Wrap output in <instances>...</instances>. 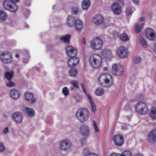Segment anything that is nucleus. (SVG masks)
I'll return each mask as SVG.
<instances>
[{
    "label": "nucleus",
    "mask_w": 156,
    "mask_h": 156,
    "mask_svg": "<svg viewBox=\"0 0 156 156\" xmlns=\"http://www.w3.org/2000/svg\"><path fill=\"white\" fill-rule=\"evenodd\" d=\"M126 14L128 16L131 15L132 14V11L131 7H128L126 8Z\"/></svg>",
    "instance_id": "obj_40"
},
{
    "label": "nucleus",
    "mask_w": 156,
    "mask_h": 156,
    "mask_svg": "<svg viewBox=\"0 0 156 156\" xmlns=\"http://www.w3.org/2000/svg\"><path fill=\"white\" fill-rule=\"evenodd\" d=\"M104 19V18L101 15L97 14L93 18L92 22L96 25H100L103 23Z\"/></svg>",
    "instance_id": "obj_19"
},
{
    "label": "nucleus",
    "mask_w": 156,
    "mask_h": 156,
    "mask_svg": "<svg viewBox=\"0 0 156 156\" xmlns=\"http://www.w3.org/2000/svg\"><path fill=\"white\" fill-rule=\"evenodd\" d=\"M19 54H16L15 55V57H16V58H18L19 57Z\"/></svg>",
    "instance_id": "obj_61"
},
{
    "label": "nucleus",
    "mask_w": 156,
    "mask_h": 156,
    "mask_svg": "<svg viewBox=\"0 0 156 156\" xmlns=\"http://www.w3.org/2000/svg\"><path fill=\"white\" fill-rule=\"evenodd\" d=\"M111 9L115 14L119 15L121 13V7L120 5L116 2H115L112 4L111 6Z\"/></svg>",
    "instance_id": "obj_13"
},
{
    "label": "nucleus",
    "mask_w": 156,
    "mask_h": 156,
    "mask_svg": "<svg viewBox=\"0 0 156 156\" xmlns=\"http://www.w3.org/2000/svg\"><path fill=\"white\" fill-rule=\"evenodd\" d=\"M13 119L17 123H20L23 121V115L20 112H15L13 114Z\"/></svg>",
    "instance_id": "obj_17"
},
{
    "label": "nucleus",
    "mask_w": 156,
    "mask_h": 156,
    "mask_svg": "<svg viewBox=\"0 0 156 156\" xmlns=\"http://www.w3.org/2000/svg\"><path fill=\"white\" fill-rule=\"evenodd\" d=\"M144 20V17H143L140 18V20L141 21H143Z\"/></svg>",
    "instance_id": "obj_59"
},
{
    "label": "nucleus",
    "mask_w": 156,
    "mask_h": 156,
    "mask_svg": "<svg viewBox=\"0 0 156 156\" xmlns=\"http://www.w3.org/2000/svg\"><path fill=\"white\" fill-rule=\"evenodd\" d=\"M25 3L27 6H29L30 5V0H26Z\"/></svg>",
    "instance_id": "obj_52"
},
{
    "label": "nucleus",
    "mask_w": 156,
    "mask_h": 156,
    "mask_svg": "<svg viewBox=\"0 0 156 156\" xmlns=\"http://www.w3.org/2000/svg\"><path fill=\"white\" fill-rule=\"evenodd\" d=\"M25 97L27 100H30L33 98V95L30 93H27L25 94Z\"/></svg>",
    "instance_id": "obj_38"
},
{
    "label": "nucleus",
    "mask_w": 156,
    "mask_h": 156,
    "mask_svg": "<svg viewBox=\"0 0 156 156\" xmlns=\"http://www.w3.org/2000/svg\"><path fill=\"white\" fill-rule=\"evenodd\" d=\"M105 90L103 88L99 87L97 88L94 91L95 95L97 96H101L104 93Z\"/></svg>",
    "instance_id": "obj_27"
},
{
    "label": "nucleus",
    "mask_w": 156,
    "mask_h": 156,
    "mask_svg": "<svg viewBox=\"0 0 156 156\" xmlns=\"http://www.w3.org/2000/svg\"><path fill=\"white\" fill-rule=\"evenodd\" d=\"M133 1L136 4H138L139 3V0H133Z\"/></svg>",
    "instance_id": "obj_55"
},
{
    "label": "nucleus",
    "mask_w": 156,
    "mask_h": 156,
    "mask_svg": "<svg viewBox=\"0 0 156 156\" xmlns=\"http://www.w3.org/2000/svg\"><path fill=\"white\" fill-rule=\"evenodd\" d=\"M82 43L83 44H86L85 39L84 37H83L82 39Z\"/></svg>",
    "instance_id": "obj_53"
},
{
    "label": "nucleus",
    "mask_w": 156,
    "mask_h": 156,
    "mask_svg": "<svg viewBox=\"0 0 156 156\" xmlns=\"http://www.w3.org/2000/svg\"><path fill=\"white\" fill-rule=\"evenodd\" d=\"M115 145L116 146H121L123 144L124 139L123 136L120 134L115 135L113 137Z\"/></svg>",
    "instance_id": "obj_14"
},
{
    "label": "nucleus",
    "mask_w": 156,
    "mask_h": 156,
    "mask_svg": "<svg viewBox=\"0 0 156 156\" xmlns=\"http://www.w3.org/2000/svg\"><path fill=\"white\" fill-rule=\"evenodd\" d=\"M139 41L141 44L144 48H146L147 47V43L142 37H140Z\"/></svg>",
    "instance_id": "obj_36"
},
{
    "label": "nucleus",
    "mask_w": 156,
    "mask_h": 156,
    "mask_svg": "<svg viewBox=\"0 0 156 156\" xmlns=\"http://www.w3.org/2000/svg\"><path fill=\"white\" fill-rule=\"evenodd\" d=\"M72 146L71 141L68 139H65L62 140L60 145L61 149L64 151H67L71 148Z\"/></svg>",
    "instance_id": "obj_9"
},
{
    "label": "nucleus",
    "mask_w": 156,
    "mask_h": 156,
    "mask_svg": "<svg viewBox=\"0 0 156 156\" xmlns=\"http://www.w3.org/2000/svg\"><path fill=\"white\" fill-rule=\"evenodd\" d=\"M25 110L27 115L30 117L34 115V111L33 109L28 107H25Z\"/></svg>",
    "instance_id": "obj_31"
},
{
    "label": "nucleus",
    "mask_w": 156,
    "mask_h": 156,
    "mask_svg": "<svg viewBox=\"0 0 156 156\" xmlns=\"http://www.w3.org/2000/svg\"><path fill=\"white\" fill-rule=\"evenodd\" d=\"M90 113L86 108H79L76 112V117L81 122H86L89 119Z\"/></svg>",
    "instance_id": "obj_2"
},
{
    "label": "nucleus",
    "mask_w": 156,
    "mask_h": 156,
    "mask_svg": "<svg viewBox=\"0 0 156 156\" xmlns=\"http://www.w3.org/2000/svg\"><path fill=\"white\" fill-rule=\"evenodd\" d=\"M109 156H121V155H120V154L113 153L111 154Z\"/></svg>",
    "instance_id": "obj_51"
},
{
    "label": "nucleus",
    "mask_w": 156,
    "mask_h": 156,
    "mask_svg": "<svg viewBox=\"0 0 156 156\" xmlns=\"http://www.w3.org/2000/svg\"><path fill=\"white\" fill-rule=\"evenodd\" d=\"M102 41L99 38H96L90 41V46L93 49L98 50L102 46Z\"/></svg>",
    "instance_id": "obj_8"
},
{
    "label": "nucleus",
    "mask_w": 156,
    "mask_h": 156,
    "mask_svg": "<svg viewBox=\"0 0 156 156\" xmlns=\"http://www.w3.org/2000/svg\"><path fill=\"white\" fill-rule=\"evenodd\" d=\"M151 117L153 119H156V108H153L151 110L150 113Z\"/></svg>",
    "instance_id": "obj_32"
},
{
    "label": "nucleus",
    "mask_w": 156,
    "mask_h": 156,
    "mask_svg": "<svg viewBox=\"0 0 156 156\" xmlns=\"http://www.w3.org/2000/svg\"><path fill=\"white\" fill-rule=\"evenodd\" d=\"M10 95L12 98L16 99L19 98L20 94V92L17 90L13 89L10 91Z\"/></svg>",
    "instance_id": "obj_22"
},
{
    "label": "nucleus",
    "mask_w": 156,
    "mask_h": 156,
    "mask_svg": "<svg viewBox=\"0 0 156 156\" xmlns=\"http://www.w3.org/2000/svg\"><path fill=\"white\" fill-rule=\"evenodd\" d=\"M5 149V146L4 144L2 143H0V151L2 152Z\"/></svg>",
    "instance_id": "obj_47"
},
{
    "label": "nucleus",
    "mask_w": 156,
    "mask_h": 156,
    "mask_svg": "<svg viewBox=\"0 0 156 156\" xmlns=\"http://www.w3.org/2000/svg\"><path fill=\"white\" fill-rule=\"evenodd\" d=\"M100 84L106 87H110L112 84V76L109 73H103L101 74L98 79Z\"/></svg>",
    "instance_id": "obj_1"
},
{
    "label": "nucleus",
    "mask_w": 156,
    "mask_h": 156,
    "mask_svg": "<svg viewBox=\"0 0 156 156\" xmlns=\"http://www.w3.org/2000/svg\"><path fill=\"white\" fill-rule=\"evenodd\" d=\"M154 52L156 53V44H155L154 46Z\"/></svg>",
    "instance_id": "obj_58"
},
{
    "label": "nucleus",
    "mask_w": 156,
    "mask_h": 156,
    "mask_svg": "<svg viewBox=\"0 0 156 156\" xmlns=\"http://www.w3.org/2000/svg\"><path fill=\"white\" fill-rule=\"evenodd\" d=\"M105 71H107L108 70V68L107 67H105L104 69Z\"/></svg>",
    "instance_id": "obj_60"
},
{
    "label": "nucleus",
    "mask_w": 156,
    "mask_h": 156,
    "mask_svg": "<svg viewBox=\"0 0 156 156\" xmlns=\"http://www.w3.org/2000/svg\"><path fill=\"white\" fill-rule=\"evenodd\" d=\"M74 99L78 102H80L82 99V98L78 94L76 95L74 97Z\"/></svg>",
    "instance_id": "obj_41"
},
{
    "label": "nucleus",
    "mask_w": 156,
    "mask_h": 156,
    "mask_svg": "<svg viewBox=\"0 0 156 156\" xmlns=\"http://www.w3.org/2000/svg\"><path fill=\"white\" fill-rule=\"evenodd\" d=\"M13 75V72H7L5 73V77L9 80H10L12 79Z\"/></svg>",
    "instance_id": "obj_34"
},
{
    "label": "nucleus",
    "mask_w": 156,
    "mask_h": 156,
    "mask_svg": "<svg viewBox=\"0 0 156 156\" xmlns=\"http://www.w3.org/2000/svg\"><path fill=\"white\" fill-rule=\"evenodd\" d=\"M75 29L78 31H81L83 28V23L79 19H76L74 24Z\"/></svg>",
    "instance_id": "obj_21"
},
{
    "label": "nucleus",
    "mask_w": 156,
    "mask_h": 156,
    "mask_svg": "<svg viewBox=\"0 0 156 156\" xmlns=\"http://www.w3.org/2000/svg\"><path fill=\"white\" fill-rule=\"evenodd\" d=\"M9 131V128L8 127H6L5 128L3 131V133H7Z\"/></svg>",
    "instance_id": "obj_50"
},
{
    "label": "nucleus",
    "mask_w": 156,
    "mask_h": 156,
    "mask_svg": "<svg viewBox=\"0 0 156 156\" xmlns=\"http://www.w3.org/2000/svg\"><path fill=\"white\" fill-rule=\"evenodd\" d=\"M90 5L89 0H83L82 3V8L83 9L86 10L89 8Z\"/></svg>",
    "instance_id": "obj_24"
},
{
    "label": "nucleus",
    "mask_w": 156,
    "mask_h": 156,
    "mask_svg": "<svg viewBox=\"0 0 156 156\" xmlns=\"http://www.w3.org/2000/svg\"><path fill=\"white\" fill-rule=\"evenodd\" d=\"M7 15L4 11H0V19L2 20H4L7 18Z\"/></svg>",
    "instance_id": "obj_33"
},
{
    "label": "nucleus",
    "mask_w": 156,
    "mask_h": 156,
    "mask_svg": "<svg viewBox=\"0 0 156 156\" xmlns=\"http://www.w3.org/2000/svg\"><path fill=\"white\" fill-rule=\"evenodd\" d=\"M70 37L71 35L69 34H67L60 38L59 40L64 43H68L69 42Z\"/></svg>",
    "instance_id": "obj_25"
},
{
    "label": "nucleus",
    "mask_w": 156,
    "mask_h": 156,
    "mask_svg": "<svg viewBox=\"0 0 156 156\" xmlns=\"http://www.w3.org/2000/svg\"><path fill=\"white\" fill-rule=\"evenodd\" d=\"M76 20L73 17L69 16L66 19V24L69 27H73Z\"/></svg>",
    "instance_id": "obj_23"
},
{
    "label": "nucleus",
    "mask_w": 156,
    "mask_h": 156,
    "mask_svg": "<svg viewBox=\"0 0 156 156\" xmlns=\"http://www.w3.org/2000/svg\"><path fill=\"white\" fill-rule=\"evenodd\" d=\"M4 8L6 10L13 12H16L18 10L17 5L10 0H5L3 3Z\"/></svg>",
    "instance_id": "obj_4"
},
{
    "label": "nucleus",
    "mask_w": 156,
    "mask_h": 156,
    "mask_svg": "<svg viewBox=\"0 0 156 156\" xmlns=\"http://www.w3.org/2000/svg\"><path fill=\"white\" fill-rule=\"evenodd\" d=\"M69 71V74L71 77H75L77 73V70L76 69L71 67Z\"/></svg>",
    "instance_id": "obj_28"
},
{
    "label": "nucleus",
    "mask_w": 156,
    "mask_h": 156,
    "mask_svg": "<svg viewBox=\"0 0 156 156\" xmlns=\"http://www.w3.org/2000/svg\"><path fill=\"white\" fill-rule=\"evenodd\" d=\"M80 131L83 136L87 137L90 134V129L87 125L84 124L80 127Z\"/></svg>",
    "instance_id": "obj_15"
},
{
    "label": "nucleus",
    "mask_w": 156,
    "mask_h": 156,
    "mask_svg": "<svg viewBox=\"0 0 156 156\" xmlns=\"http://www.w3.org/2000/svg\"><path fill=\"white\" fill-rule=\"evenodd\" d=\"M34 100H33L31 101V103H33L34 101Z\"/></svg>",
    "instance_id": "obj_62"
},
{
    "label": "nucleus",
    "mask_w": 156,
    "mask_h": 156,
    "mask_svg": "<svg viewBox=\"0 0 156 156\" xmlns=\"http://www.w3.org/2000/svg\"><path fill=\"white\" fill-rule=\"evenodd\" d=\"M62 93L65 96H66L69 94V91L67 87H65L62 90Z\"/></svg>",
    "instance_id": "obj_42"
},
{
    "label": "nucleus",
    "mask_w": 156,
    "mask_h": 156,
    "mask_svg": "<svg viewBox=\"0 0 156 156\" xmlns=\"http://www.w3.org/2000/svg\"><path fill=\"white\" fill-rule=\"evenodd\" d=\"M102 57L107 60L110 59L112 56V52L111 50L108 49L103 50L102 52Z\"/></svg>",
    "instance_id": "obj_20"
},
{
    "label": "nucleus",
    "mask_w": 156,
    "mask_h": 156,
    "mask_svg": "<svg viewBox=\"0 0 156 156\" xmlns=\"http://www.w3.org/2000/svg\"><path fill=\"white\" fill-rule=\"evenodd\" d=\"M134 156H144L142 154L139 153L136 154H135Z\"/></svg>",
    "instance_id": "obj_54"
},
{
    "label": "nucleus",
    "mask_w": 156,
    "mask_h": 156,
    "mask_svg": "<svg viewBox=\"0 0 156 156\" xmlns=\"http://www.w3.org/2000/svg\"><path fill=\"white\" fill-rule=\"evenodd\" d=\"M112 72L114 75L121 76L123 74V67L119 64H115L113 65L112 69Z\"/></svg>",
    "instance_id": "obj_7"
},
{
    "label": "nucleus",
    "mask_w": 156,
    "mask_h": 156,
    "mask_svg": "<svg viewBox=\"0 0 156 156\" xmlns=\"http://www.w3.org/2000/svg\"><path fill=\"white\" fill-rule=\"evenodd\" d=\"M70 83L74 87L77 88H79L78 83L76 81H73L70 82Z\"/></svg>",
    "instance_id": "obj_44"
},
{
    "label": "nucleus",
    "mask_w": 156,
    "mask_h": 156,
    "mask_svg": "<svg viewBox=\"0 0 156 156\" xmlns=\"http://www.w3.org/2000/svg\"><path fill=\"white\" fill-rule=\"evenodd\" d=\"M126 125H123L121 126V129L123 130H124L126 129Z\"/></svg>",
    "instance_id": "obj_56"
},
{
    "label": "nucleus",
    "mask_w": 156,
    "mask_h": 156,
    "mask_svg": "<svg viewBox=\"0 0 156 156\" xmlns=\"http://www.w3.org/2000/svg\"><path fill=\"white\" fill-rule=\"evenodd\" d=\"M117 54L119 57L122 58L127 57L128 55V51L126 47L121 46L117 50Z\"/></svg>",
    "instance_id": "obj_10"
},
{
    "label": "nucleus",
    "mask_w": 156,
    "mask_h": 156,
    "mask_svg": "<svg viewBox=\"0 0 156 156\" xmlns=\"http://www.w3.org/2000/svg\"><path fill=\"white\" fill-rule=\"evenodd\" d=\"M66 53L70 57L75 56L77 53V49L71 46H68L66 48Z\"/></svg>",
    "instance_id": "obj_16"
},
{
    "label": "nucleus",
    "mask_w": 156,
    "mask_h": 156,
    "mask_svg": "<svg viewBox=\"0 0 156 156\" xmlns=\"http://www.w3.org/2000/svg\"><path fill=\"white\" fill-rule=\"evenodd\" d=\"M144 26V24L142 23L139 25L138 23H136L135 24V29L136 33H139L142 30Z\"/></svg>",
    "instance_id": "obj_30"
},
{
    "label": "nucleus",
    "mask_w": 156,
    "mask_h": 156,
    "mask_svg": "<svg viewBox=\"0 0 156 156\" xmlns=\"http://www.w3.org/2000/svg\"><path fill=\"white\" fill-rule=\"evenodd\" d=\"M80 142L82 144H84L86 142L85 139V138H82L80 140Z\"/></svg>",
    "instance_id": "obj_49"
},
{
    "label": "nucleus",
    "mask_w": 156,
    "mask_h": 156,
    "mask_svg": "<svg viewBox=\"0 0 156 156\" xmlns=\"http://www.w3.org/2000/svg\"><path fill=\"white\" fill-rule=\"evenodd\" d=\"M11 1H12L14 3H15L18 2L20 0H10Z\"/></svg>",
    "instance_id": "obj_57"
},
{
    "label": "nucleus",
    "mask_w": 156,
    "mask_h": 156,
    "mask_svg": "<svg viewBox=\"0 0 156 156\" xmlns=\"http://www.w3.org/2000/svg\"><path fill=\"white\" fill-rule=\"evenodd\" d=\"M0 58L1 61L5 64L10 63L13 61L12 56L11 53L6 51L2 53Z\"/></svg>",
    "instance_id": "obj_6"
},
{
    "label": "nucleus",
    "mask_w": 156,
    "mask_h": 156,
    "mask_svg": "<svg viewBox=\"0 0 156 156\" xmlns=\"http://www.w3.org/2000/svg\"><path fill=\"white\" fill-rule=\"evenodd\" d=\"M89 62L91 66L97 68L99 67L101 64V57L98 54H93L89 57Z\"/></svg>",
    "instance_id": "obj_3"
},
{
    "label": "nucleus",
    "mask_w": 156,
    "mask_h": 156,
    "mask_svg": "<svg viewBox=\"0 0 156 156\" xmlns=\"http://www.w3.org/2000/svg\"><path fill=\"white\" fill-rule=\"evenodd\" d=\"M148 140L151 143L156 142V130H152L148 135Z\"/></svg>",
    "instance_id": "obj_18"
},
{
    "label": "nucleus",
    "mask_w": 156,
    "mask_h": 156,
    "mask_svg": "<svg viewBox=\"0 0 156 156\" xmlns=\"http://www.w3.org/2000/svg\"><path fill=\"white\" fill-rule=\"evenodd\" d=\"M145 31L146 35L147 38L152 41L155 40L156 34L154 30L149 28L147 29Z\"/></svg>",
    "instance_id": "obj_11"
},
{
    "label": "nucleus",
    "mask_w": 156,
    "mask_h": 156,
    "mask_svg": "<svg viewBox=\"0 0 156 156\" xmlns=\"http://www.w3.org/2000/svg\"><path fill=\"white\" fill-rule=\"evenodd\" d=\"M90 103L92 111L95 112L96 111V108L95 104H94L92 99L90 95H88V97Z\"/></svg>",
    "instance_id": "obj_29"
},
{
    "label": "nucleus",
    "mask_w": 156,
    "mask_h": 156,
    "mask_svg": "<svg viewBox=\"0 0 156 156\" xmlns=\"http://www.w3.org/2000/svg\"><path fill=\"white\" fill-rule=\"evenodd\" d=\"M54 7H55V5H53V8H52L53 9H54Z\"/></svg>",
    "instance_id": "obj_64"
},
{
    "label": "nucleus",
    "mask_w": 156,
    "mask_h": 156,
    "mask_svg": "<svg viewBox=\"0 0 156 156\" xmlns=\"http://www.w3.org/2000/svg\"><path fill=\"white\" fill-rule=\"evenodd\" d=\"M121 156H132L130 151H123L122 154H120Z\"/></svg>",
    "instance_id": "obj_37"
},
{
    "label": "nucleus",
    "mask_w": 156,
    "mask_h": 156,
    "mask_svg": "<svg viewBox=\"0 0 156 156\" xmlns=\"http://www.w3.org/2000/svg\"><path fill=\"white\" fill-rule=\"evenodd\" d=\"M72 11H73V13L75 15H76L78 13V12H79V10L77 9H72Z\"/></svg>",
    "instance_id": "obj_48"
},
{
    "label": "nucleus",
    "mask_w": 156,
    "mask_h": 156,
    "mask_svg": "<svg viewBox=\"0 0 156 156\" xmlns=\"http://www.w3.org/2000/svg\"><path fill=\"white\" fill-rule=\"evenodd\" d=\"M136 111L140 114H146L149 109L146 103L143 102L138 103L135 106Z\"/></svg>",
    "instance_id": "obj_5"
},
{
    "label": "nucleus",
    "mask_w": 156,
    "mask_h": 156,
    "mask_svg": "<svg viewBox=\"0 0 156 156\" xmlns=\"http://www.w3.org/2000/svg\"><path fill=\"white\" fill-rule=\"evenodd\" d=\"M142 60L141 58L140 57H137L133 60V63L134 64H138Z\"/></svg>",
    "instance_id": "obj_39"
},
{
    "label": "nucleus",
    "mask_w": 156,
    "mask_h": 156,
    "mask_svg": "<svg viewBox=\"0 0 156 156\" xmlns=\"http://www.w3.org/2000/svg\"><path fill=\"white\" fill-rule=\"evenodd\" d=\"M27 15H28V16H27L26 17V18H27L29 16V13L28 12V13H27Z\"/></svg>",
    "instance_id": "obj_63"
},
{
    "label": "nucleus",
    "mask_w": 156,
    "mask_h": 156,
    "mask_svg": "<svg viewBox=\"0 0 156 156\" xmlns=\"http://www.w3.org/2000/svg\"><path fill=\"white\" fill-rule=\"evenodd\" d=\"M81 86L82 87L83 89V90L84 92V93L86 94V96H87V97H88V95H90V94H87V93L86 90L85 89V85H84V84L83 83H82L81 85Z\"/></svg>",
    "instance_id": "obj_46"
},
{
    "label": "nucleus",
    "mask_w": 156,
    "mask_h": 156,
    "mask_svg": "<svg viewBox=\"0 0 156 156\" xmlns=\"http://www.w3.org/2000/svg\"><path fill=\"white\" fill-rule=\"evenodd\" d=\"M79 58L75 56L70 57L68 60V65L70 67L76 66L79 63Z\"/></svg>",
    "instance_id": "obj_12"
},
{
    "label": "nucleus",
    "mask_w": 156,
    "mask_h": 156,
    "mask_svg": "<svg viewBox=\"0 0 156 156\" xmlns=\"http://www.w3.org/2000/svg\"><path fill=\"white\" fill-rule=\"evenodd\" d=\"M83 153L84 156H98L97 154L92 152L87 149H84Z\"/></svg>",
    "instance_id": "obj_26"
},
{
    "label": "nucleus",
    "mask_w": 156,
    "mask_h": 156,
    "mask_svg": "<svg viewBox=\"0 0 156 156\" xmlns=\"http://www.w3.org/2000/svg\"><path fill=\"white\" fill-rule=\"evenodd\" d=\"M120 38L121 40L123 41H126L129 40L128 36L125 33H123L120 35Z\"/></svg>",
    "instance_id": "obj_35"
},
{
    "label": "nucleus",
    "mask_w": 156,
    "mask_h": 156,
    "mask_svg": "<svg viewBox=\"0 0 156 156\" xmlns=\"http://www.w3.org/2000/svg\"><path fill=\"white\" fill-rule=\"evenodd\" d=\"M93 126L94 127L95 131L98 132L99 131V129H98L97 127V124L95 121L94 120L93 121Z\"/></svg>",
    "instance_id": "obj_45"
},
{
    "label": "nucleus",
    "mask_w": 156,
    "mask_h": 156,
    "mask_svg": "<svg viewBox=\"0 0 156 156\" xmlns=\"http://www.w3.org/2000/svg\"><path fill=\"white\" fill-rule=\"evenodd\" d=\"M6 85L7 87H12L15 86V83L12 81L9 80L8 82L6 83Z\"/></svg>",
    "instance_id": "obj_43"
}]
</instances>
